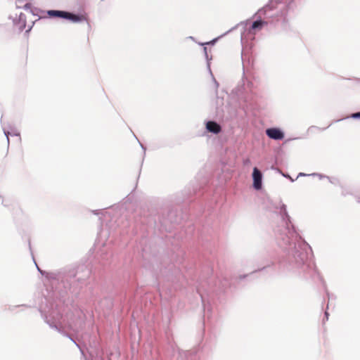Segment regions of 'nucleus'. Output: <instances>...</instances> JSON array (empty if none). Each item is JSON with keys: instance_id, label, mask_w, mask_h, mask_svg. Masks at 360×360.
Wrapping results in <instances>:
<instances>
[{"instance_id": "nucleus-31", "label": "nucleus", "mask_w": 360, "mask_h": 360, "mask_svg": "<svg viewBox=\"0 0 360 360\" xmlns=\"http://www.w3.org/2000/svg\"><path fill=\"white\" fill-rule=\"evenodd\" d=\"M25 10H31L32 9V4L30 3H27L24 5L22 7Z\"/></svg>"}, {"instance_id": "nucleus-25", "label": "nucleus", "mask_w": 360, "mask_h": 360, "mask_svg": "<svg viewBox=\"0 0 360 360\" xmlns=\"http://www.w3.org/2000/svg\"><path fill=\"white\" fill-rule=\"evenodd\" d=\"M302 0H292L289 4L288 6H297V4H300Z\"/></svg>"}, {"instance_id": "nucleus-37", "label": "nucleus", "mask_w": 360, "mask_h": 360, "mask_svg": "<svg viewBox=\"0 0 360 360\" xmlns=\"http://www.w3.org/2000/svg\"><path fill=\"white\" fill-rule=\"evenodd\" d=\"M246 277V275L240 276V279H243Z\"/></svg>"}, {"instance_id": "nucleus-35", "label": "nucleus", "mask_w": 360, "mask_h": 360, "mask_svg": "<svg viewBox=\"0 0 360 360\" xmlns=\"http://www.w3.org/2000/svg\"><path fill=\"white\" fill-rule=\"evenodd\" d=\"M224 281H226V283L222 284V288H224L226 285H228L227 279H224Z\"/></svg>"}, {"instance_id": "nucleus-22", "label": "nucleus", "mask_w": 360, "mask_h": 360, "mask_svg": "<svg viewBox=\"0 0 360 360\" xmlns=\"http://www.w3.org/2000/svg\"><path fill=\"white\" fill-rule=\"evenodd\" d=\"M276 171H278L280 174H282L283 176L287 178V179H289L290 180L291 182H294L295 181V179H292L288 174H284L281 169L276 168Z\"/></svg>"}, {"instance_id": "nucleus-43", "label": "nucleus", "mask_w": 360, "mask_h": 360, "mask_svg": "<svg viewBox=\"0 0 360 360\" xmlns=\"http://www.w3.org/2000/svg\"><path fill=\"white\" fill-rule=\"evenodd\" d=\"M134 138H136L138 140L135 134H134Z\"/></svg>"}, {"instance_id": "nucleus-11", "label": "nucleus", "mask_w": 360, "mask_h": 360, "mask_svg": "<svg viewBox=\"0 0 360 360\" xmlns=\"http://www.w3.org/2000/svg\"><path fill=\"white\" fill-rule=\"evenodd\" d=\"M65 20H69L74 23H79L85 21L89 24L88 18L84 15L67 11Z\"/></svg>"}, {"instance_id": "nucleus-42", "label": "nucleus", "mask_w": 360, "mask_h": 360, "mask_svg": "<svg viewBox=\"0 0 360 360\" xmlns=\"http://www.w3.org/2000/svg\"><path fill=\"white\" fill-rule=\"evenodd\" d=\"M16 8H21V6H18V4H16Z\"/></svg>"}, {"instance_id": "nucleus-41", "label": "nucleus", "mask_w": 360, "mask_h": 360, "mask_svg": "<svg viewBox=\"0 0 360 360\" xmlns=\"http://www.w3.org/2000/svg\"><path fill=\"white\" fill-rule=\"evenodd\" d=\"M250 162V160L248 159V160H246V161L244 162V164H246V163H248V162Z\"/></svg>"}, {"instance_id": "nucleus-38", "label": "nucleus", "mask_w": 360, "mask_h": 360, "mask_svg": "<svg viewBox=\"0 0 360 360\" xmlns=\"http://www.w3.org/2000/svg\"><path fill=\"white\" fill-rule=\"evenodd\" d=\"M189 39H191V40L195 41V38L191 36V37H189Z\"/></svg>"}, {"instance_id": "nucleus-8", "label": "nucleus", "mask_w": 360, "mask_h": 360, "mask_svg": "<svg viewBox=\"0 0 360 360\" xmlns=\"http://www.w3.org/2000/svg\"><path fill=\"white\" fill-rule=\"evenodd\" d=\"M266 135L272 140L281 141L284 139V131L278 127H269L265 130Z\"/></svg>"}, {"instance_id": "nucleus-13", "label": "nucleus", "mask_w": 360, "mask_h": 360, "mask_svg": "<svg viewBox=\"0 0 360 360\" xmlns=\"http://www.w3.org/2000/svg\"><path fill=\"white\" fill-rule=\"evenodd\" d=\"M47 17L49 18L64 19L66 16V11L62 10H48L46 11Z\"/></svg>"}, {"instance_id": "nucleus-40", "label": "nucleus", "mask_w": 360, "mask_h": 360, "mask_svg": "<svg viewBox=\"0 0 360 360\" xmlns=\"http://www.w3.org/2000/svg\"><path fill=\"white\" fill-rule=\"evenodd\" d=\"M343 120V119H339V120H335V121H334V122H340V121H341V120Z\"/></svg>"}, {"instance_id": "nucleus-34", "label": "nucleus", "mask_w": 360, "mask_h": 360, "mask_svg": "<svg viewBox=\"0 0 360 360\" xmlns=\"http://www.w3.org/2000/svg\"><path fill=\"white\" fill-rule=\"evenodd\" d=\"M17 307H30V306L27 305V304H22V305H18Z\"/></svg>"}, {"instance_id": "nucleus-15", "label": "nucleus", "mask_w": 360, "mask_h": 360, "mask_svg": "<svg viewBox=\"0 0 360 360\" xmlns=\"http://www.w3.org/2000/svg\"><path fill=\"white\" fill-rule=\"evenodd\" d=\"M3 130H4V135L6 136L8 145H9V143H10L9 136H20V132L14 127H10L11 131H8V130L5 129L4 128L3 129Z\"/></svg>"}, {"instance_id": "nucleus-33", "label": "nucleus", "mask_w": 360, "mask_h": 360, "mask_svg": "<svg viewBox=\"0 0 360 360\" xmlns=\"http://www.w3.org/2000/svg\"><path fill=\"white\" fill-rule=\"evenodd\" d=\"M34 24V22H33L32 25L28 27V28L25 30V33H29L31 31Z\"/></svg>"}, {"instance_id": "nucleus-7", "label": "nucleus", "mask_w": 360, "mask_h": 360, "mask_svg": "<svg viewBox=\"0 0 360 360\" xmlns=\"http://www.w3.org/2000/svg\"><path fill=\"white\" fill-rule=\"evenodd\" d=\"M252 178L253 188L256 191L261 190L262 188L263 174L257 167H255L252 169Z\"/></svg>"}, {"instance_id": "nucleus-28", "label": "nucleus", "mask_w": 360, "mask_h": 360, "mask_svg": "<svg viewBox=\"0 0 360 360\" xmlns=\"http://www.w3.org/2000/svg\"><path fill=\"white\" fill-rule=\"evenodd\" d=\"M310 175H311V176H319V178L320 179H324V178L327 179V176H326L324 174H319V173H312V174H310Z\"/></svg>"}, {"instance_id": "nucleus-1", "label": "nucleus", "mask_w": 360, "mask_h": 360, "mask_svg": "<svg viewBox=\"0 0 360 360\" xmlns=\"http://www.w3.org/2000/svg\"><path fill=\"white\" fill-rule=\"evenodd\" d=\"M280 203L278 214L281 224L274 229L277 244L284 252V255L278 262L279 270L283 272L292 271L306 279L321 281L326 288L314 262L308 259V252L311 251L310 245L302 238L292 224L287 206L281 200ZM326 293L328 299L335 298L327 289Z\"/></svg>"}, {"instance_id": "nucleus-32", "label": "nucleus", "mask_w": 360, "mask_h": 360, "mask_svg": "<svg viewBox=\"0 0 360 360\" xmlns=\"http://www.w3.org/2000/svg\"><path fill=\"white\" fill-rule=\"evenodd\" d=\"M311 176V175L308 174L303 173V172H300V173L298 174L297 178H298L300 176Z\"/></svg>"}, {"instance_id": "nucleus-17", "label": "nucleus", "mask_w": 360, "mask_h": 360, "mask_svg": "<svg viewBox=\"0 0 360 360\" xmlns=\"http://www.w3.org/2000/svg\"><path fill=\"white\" fill-rule=\"evenodd\" d=\"M203 46V53H204V56H205V58L207 61V71L209 73H211V63L210 61L212 60V56H210L208 55V53H207V48L205 46Z\"/></svg>"}, {"instance_id": "nucleus-3", "label": "nucleus", "mask_w": 360, "mask_h": 360, "mask_svg": "<svg viewBox=\"0 0 360 360\" xmlns=\"http://www.w3.org/2000/svg\"><path fill=\"white\" fill-rule=\"evenodd\" d=\"M39 311L44 322L49 325L51 328L58 331L62 335L68 338L78 348H80L76 341L58 325L62 319V314L57 309V304L51 302L49 305L46 304L45 307L40 306Z\"/></svg>"}, {"instance_id": "nucleus-4", "label": "nucleus", "mask_w": 360, "mask_h": 360, "mask_svg": "<svg viewBox=\"0 0 360 360\" xmlns=\"http://www.w3.org/2000/svg\"><path fill=\"white\" fill-rule=\"evenodd\" d=\"M280 14V9L278 8L276 0H269L266 4L259 9L255 15H260L269 23H273L278 20Z\"/></svg>"}, {"instance_id": "nucleus-44", "label": "nucleus", "mask_w": 360, "mask_h": 360, "mask_svg": "<svg viewBox=\"0 0 360 360\" xmlns=\"http://www.w3.org/2000/svg\"><path fill=\"white\" fill-rule=\"evenodd\" d=\"M0 198H3L2 195L0 194Z\"/></svg>"}, {"instance_id": "nucleus-5", "label": "nucleus", "mask_w": 360, "mask_h": 360, "mask_svg": "<svg viewBox=\"0 0 360 360\" xmlns=\"http://www.w3.org/2000/svg\"><path fill=\"white\" fill-rule=\"evenodd\" d=\"M257 269L252 271L253 273H256L258 271H263L265 270L270 269L271 271H274V266L275 264L276 259L275 256L273 254L269 253H262L260 254L257 258Z\"/></svg>"}, {"instance_id": "nucleus-23", "label": "nucleus", "mask_w": 360, "mask_h": 360, "mask_svg": "<svg viewBox=\"0 0 360 360\" xmlns=\"http://www.w3.org/2000/svg\"><path fill=\"white\" fill-rule=\"evenodd\" d=\"M209 74L210 75V76H211V77H212V81H213V82H214V86H215V88H216V92H217V89H218V87H219V82L216 80V79L214 78V75H213V73H212V71H211V73H209Z\"/></svg>"}, {"instance_id": "nucleus-26", "label": "nucleus", "mask_w": 360, "mask_h": 360, "mask_svg": "<svg viewBox=\"0 0 360 360\" xmlns=\"http://www.w3.org/2000/svg\"><path fill=\"white\" fill-rule=\"evenodd\" d=\"M138 141H139V143L141 149L143 150V160L146 156V147L143 143H141L139 140H138Z\"/></svg>"}, {"instance_id": "nucleus-9", "label": "nucleus", "mask_w": 360, "mask_h": 360, "mask_svg": "<svg viewBox=\"0 0 360 360\" xmlns=\"http://www.w3.org/2000/svg\"><path fill=\"white\" fill-rule=\"evenodd\" d=\"M205 125L206 131L214 135L220 134L222 131L221 124L215 120H207Z\"/></svg>"}, {"instance_id": "nucleus-27", "label": "nucleus", "mask_w": 360, "mask_h": 360, "mask_svg": "<svg viewBox=\"0 0 360 360\" xmlns=\"http://www.w3.org/2000/svg\"><path fill=\"white\" fill-rule=\"evenodd\" d=\"M138 141H139V143L141 149L143 150V160L146 156V147L143 143H141L139 140H138Z\"/></svg>"}, {"instance_id": "nucleus-39", "label": "nucleus", "mask_w": 360, "mask_h": 360, "mask_svg": "<svg viewBox=\"0 0 360 360\" xmlns=\"http://www.w3.org/2000/svg\"><path fill=\"white\" fill-rule=\"evenodd\" d=\"M299 138H293V139H288V141H290V140H296V139H298Z\"/></svg>"}, {"instance_id": "nucleus-21", "label": "nucleus", "mask_w": 360, "mask_h": 360, "mask_svg": "<svg viewBox=\"0 0 360 360\" xmlns=\"http://www.w3.org/2000/svg\"><path fill=\"white\" fill-rule=\"evenodd\" d=\"M176 215L175 214V212H174L173 210H170L168 213V217H169V220L170 221V222L172 224H175V223H178L179 221L176 218L175 219H173V217H174Z\"/></svg>"}, {"instance_id": "nucleus-29", "label": "nucleus", "mask_w": 360, "mask_h": 360, "mask_svg": "<svg viewBox=\"0 0 360 360\" xmlns=\"http://www.w3.org/2000/svg\"><path fill=\"white\" fill-rule=\"evenodd\" d=\"M328 304L327 305L326 310L324 312V318L323 319V323L325 322V321H328V319L329 313L328 312Z\"/></svg>"}, {"instance_id": "nucleus-36", "label": "nucleus", "mask_w": 360, "mask_h": 360, "mask_svg": "<svg viewBox=\"0 0 360 360\" xmlns=\"http://www.w3.org/2000/svg\"><path fill=\"white\" fill-rule=\"evenodd\" d=\"M30 13H31L33 15H37V14H35V13H34V10H33L32 8L30 10Z\"/></svg>"}, {"instance_id": "nucleus-20", "label": "nucleus", "mask_w": 360, "mask_h": 360, "mask_svg": "<svg viewBox=\"0 0 360 360\" xmlns=\"http://www.w3.org/2000/svg\"><path fill=\"white\" fill-rule=\"evenodd\" d=\"M101 260L100 261V262L101 263V264L103 266H105V264H107V262L108 261V254L104 252V250H101Z\"/></svg>"}, {"instance_id": "nucleus-18", "label": "nucleus", "mask_w": 360, "mask_h": 360, "mask_svg": "<svg viewBox=\"0 0 360 360\" xmlns=\"http://www.w3.org/2000/svg\"><path fill=\"white\" fill-rule=\"evenodd\" d=\"M199 291V294L200 295V297H201V300H202V304H203V310H204V313L205 314L207 312H210L211 311V307H210V301L208 300L207 304H206V300H205V298L204 297V296L200 292V290L198 289V290Z\"/></svg>"}, {"instance_id": "nucleus-19", "label": "nucleus", "mask_w": 360, "mask_h": 360, "mask_svg": "<svg viewBox=\"0 0 360 360\" xmlns=\"http://www.w3.org/2000/svg\"><path fill=\"white\" fill-rule=\"evenodd\" d=\"M333 124L330 123L328 127H325V128H321V127H316V126H310L308 129H307V133H314L315 131H324L325 129H326L327 128H328L331 124Z\"/></svg>"}, {"instance_id": "nucleus-12", "label": "nucleus", "mask_w": 360, "mask_h": 360, "mask_svg": "<svg viewBox=\"0 0 360 360\" xmlns=\"http://www.w3.org/2000/svg\"><path fill=\"white\" fill-rule=\"evenodd\" d=\"M176 360H197L195 351H181L179 352Z\"/></svg>"}, {"instance_id": "nucleus-10", "label": "nucleus", "mask_w": 360, "mask_h": 360, "mask_svg": "<svg viewBox=\"0 0 360 360\" xmlns=\"http://www.w3.org/2000/svg\"><path fill=\"white\" fill-rule=\"evenodd\" d=\"M9 19H12L13 25L18 29L19 32H22L26 27L27 18L23 13H20L18 18H13L10 16Z\"/></svg>"}, {"instance_id": "nucleus-16", "label": "nucleus", "mask_w": 360, "mask_h": 360, "mask_svg": "<svg viewBox=\"0 0 360 360\" xmlns=\"http://www.w3.org/2000/svg\"><path fill=\"white\" fill-rule=\"evenodd\" d=\"M92 212L94 214L98 216L101 214V216L99 217V220L101 221V224L104 223V221L106 220V218L110 217V213L108 212L102 211L101 210H92Z\"/></svg>"}, {"instance_id": "nucleus-6", "label": "nucleus", "mask_w": 360, "mask_h": 360, "mask_svg": "<svg viewBox=\"0 0 360 360\" xmlns=\"http://www.w3.org/2000/svg\"><path fill=\"white\" fill-rule=\"evenodd\" d=\"M253 18L255 19L251 24V25L248 29V34H252V32L255 30H259L262 29L264 25H268V22L266 20L263 19L260 15H255V13L253 15ZM245 30L244 32H241V41L245 37V32L246 29L243 27Z\"/></svg>"}, {"instance_id": "nucleus-14", "label": "nucleus", "mask_w": 360, "mask_h": 360, "mask_svg": "<svg viewBox=\"0 0 360 360\" xmlns=\"http://www.w3.org/2000/svg\"><path fill=\"white\" fill-rule=\"evenodd\" d=\"M238 25L235 26V27H233L232 28H231L230 30H229L227 32H226L225 33H224L223 34L219 36L218 37H216V38H214L213 39H212L211 41H207V42H198V44L200 45V46H206V45H214L216 44V42L222 37L226 35L227 34H229V32H231V31H233V30L236 29V27H237Z\"/></svg>"}, {"instance_id": "nucleus-24", "label": "nucleus", "mask_w": 360, "mask_h": 360, "mask_svg": "<svg viewBox=\"0 0 360 360\" xmlns=\"http://www.w3.org/2000/svg\"><path fill=\"white\" fill-rule=\"evenodd\" d=\"M349 117L354 119V120H360V111L352 113L350 115Z\"/></svg>"}, {"instance_id": "nucleus-30", "label": "nucleus", "mask_w": 360, "mask_h": 360, "mask_svg": "<svg viewBox=\"0 0 360 360\" xmlns=\"http://www.w3.org/2000/svg\"><path fill=\"white\" fill-rule=\"evenodd\" d=\"M327 179L329 180V181L331 183V184H336L339 182L338 179H335V178H331L330 176H327Z\"/></svg>"}, {"instance_id": "nucleus-2", "label": "nucleus", "mask_w": 360, "mask_h": 360, "mask_svg": "<svg viewBox=\"0 0 360 360\" xmlns=\"http://www.w3.org/2000/svg\"><path fill=\"white\" fill-rule=\"evenodd\" d=\"M28 246L37 271L45 277L51 287V297L64 302L69 293L75 297H77L81 290L87 285L91 274V269L86 264H79L66 266L53 271H44L38 266L34 259L30 240Z\"/></svg>"}]
</instances>
